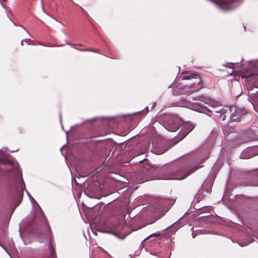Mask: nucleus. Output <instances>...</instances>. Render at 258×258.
I'll list each match as a JSON object with an SVG mask.
<instances>
[{
	"label": "nucleus",
	"instance_id": "obj_1",
	"mask_svg": "<svg viewBox=\"0 0 258 258\" xmlns=\"http://www.w3.org/2000/svg\"><path fill=\"white\" fill-rule=\"evenodd\" d=\"M209 150L198 154L188 155L182 159L180 163L164 166L161 167L154 168L153 166L145 158L139 160V163L144 162L145 168L149 173L152 172L160 173V179L165 180H182L185 178L190 174L203 165H199V162L208 158Z\"/></svg>",
	"mask_w": 258,
	"mask_h": 258
},
{
	"label": "nucleus",
	"instance_id": "obj_2",
	"mask_svg": "<svg viewBox=\"0 0 258 258\" xmlns=\"http://www.w3.org/2000/svg\"><path fill=\"white\" fill-rule=\"evenodd\" d=\"M198 98H192L197 101L191 103V109L210 117L214 115L222 120L229 118L231 121L238 122L242 116L246 113V110L244 108L223 106L218 101L213 99L203 97Z\"/></svg>",
	"mask_w": 258,
	"mask_h": 258
},
{
	"label": "nucleus",
	"instance_id": "obj_3",
	"mask_svg": "<svg viewBox=\"0 0 258 258\" xmlns=\"http://www.w3.org/2000/svg\"><path fill=\"white\" fill-rule=\"evenodd\" d=\"M7 148L0 150V170L16 178L10 192L16 198H22L25 185L15 160L7 153Z\"/></svg>",
	"mask_w": 258,
	"mask_h": 258
},
{
	"label": "nucleus",
	"instance_id": "obj_4",
	"mask_svg": "<svg viewBox=\"0 0 258 258\" xmlns=\"http://www.w3.org/2000/svg\"><path fill=\"white\" fill-rule=\"evenodd\" d=\"M256 127L252 126L240 132L237 135L236 134L234 139L232 141L233 144L234 145H239L256 139Z\"/></svg>",
	"mask_w": 258,
	"mask_h": 258
},
{
	"label": "nucleus",
	"instance_id": "obj_5",
	"mask_svg": "<svg viewBox=\"0 0 258 258\" xmlns=\"http://www.w3.org/2000/svg\"><path fill=\"white\" fill-rule=\"evenodd\" d=\"M182 80H190V83L186 85L189 90L186 93L187 95L199 91L203 88V82L197 74L187 73L182 77Z\"/></svg>",
	"mask_w": 258,
	"mask_h": 258
},
{
	"label": "nucleus",
	"instance_id": "obj_6",
	"mask_svg": "<svg viewBox=\"0 0 258 258\" xmlns=\"http://www.w3.org/2000/svg\"><path fill=\"white\" fill-rule=\"evenodd\" d=\"M181 123V120L175 116H169L165 123V128L169 132H175L178 130Z\"/></svg>",
	"mask_w": 258,
	"mask_h": 258
},
{
	"label": "nucleus",
	"instance_id": "obj_7",
	"mask_svg": "<svg viewBox=\"0 0 258 258\" xmlns=\"http://www.w3.org/2000/svg\"><path fill=\"white\" fill-rule=\"evenodd\" d=\"M181 129L178 133V139L182 140L189 133H190L195 127V125L189 122L182 123L181 122L180 126Z\"/></svg>",
	"mask_w": 258,
	"mask_h": 258
},
{
	"label": "nucleus",
	"instance_id": "obj_8",
	"mask_svg": "<svg viewBox=\"0 0 258 258\" xmlns=\"http://www.w3.org/2000/svg\"><path fill=\"white\" fill-rule=\"evenodd\" d=\"M175 200L161 199L158 202V207L159 209H162L164 211L167 212L169 207L174 203Z\"/></svg>",
	"mask_w": 258,
	"mask_h": 258
},
{
	"label": "nucleus",
	"instance_id": "obj_9",
	"mask_svg": "<svg viewBox=\"0 0 258 258\" xmlns=\"http://www.w3.org/2000/svg\"><path fill=\"white\" fill-rule=\"evenodd\" d=\"M255 148H247L241 153L240 158L241 159H249L258 154L255 151Z\"/></svg>",
	"mask_w": 258,
	"mask_h": 258
},
{
	"label": "nucleus",
	"instance_id": "obj_10",
	"mask_svg": "<svg viewBox=\"0 0 258 258\" xmlns=\"http://www.w3.org/2000/svg\"><path fill=\"white\" fill-rule=\"evenodd\" d=\"M222 128L223 131V134L225 135V136L228 137L230 136V138H234L236 134L234 132V128L231 126H229L228 125H223L222 126Z\"/></svg>",
	"mask_w": 258,
	"mask_h": 258
},
{
	"label": "nucleus",
	"instance_id": "obj_11",
	"mask_svg": "<svg viewBox=\"0 0 258 258\" xmlns=\"http://www.w3.org/2000/svg\"><path fill=\"white\" fill-rule=\"evenodd\" d=\"M251 99L253 101V103H252V106L256 111V108L258 107V92L252 95Z\"/></svg>",
	"mask_w": 258,
	"mask_h": 258
},
{
	"label": "nucleus",
	"instance_id": "obj_12",
	"mask_svg": "<svg viewBox=\"0 0 258 258\" xmlns=\"http://www.w3.org/2000/svg\"><path fill=\"white\" fill-rule=\"evenodd\" d=\"M153 153L157 155H161L164 153L166 150L164 148H160L159 146L154 145V148L153 149Z\"/></svg>",
	"mask_w": 258,
	"mask_h": 258
},
{
	"label": "nucleus",
	"instance_id": "obj_13",
	"mask_svg": "<svg viewBox=\"0 0 258 258\" xmlns=\"http://www.w3.org/2000/svg\"><path fill=\"white\" fill-rule=\"evenodd\" d=\"M26 191L27 194L30 200H31L32 203V204L35 203L38 206V208L39 209V210L40 211V212L43 214V212L42 211L41 208L40 207V206H39L38 203L36 202V201L34 199V198L31 196V195L29 194V192L27 190H26Z\"/></svg>",
	"mask_w": 258,
	"mask_h": 258
},
{
	"label": "nucleus",
	"instance_id": "obj_14",
	"mask_svg": "<svg viewBox=\"0 0 258 258\" xmlns=\"http://www.w3.org/2000/svg\"><path fill=\"white\" fill-rule=\"evenodd\" d=\"M149 111V109L148 106H146L143 110L139 111L137 112L134 113V114H143L144 116Z\"/></svg>",
	"mask_w": 258,
	"mask_h": 258
},
{
	"label": "nucleus",
	"instance_id": "obj_15",
	"mask_svg": "<svg viewBox=\"0 0 258 258\" xmlns=\"http://www.w3.org/2000/svg\"><path fill=\"white\" fill-rule=\"evenodd\" d=\"M48 246H49V250H50V252L51 255L52 257V258H53V256L54 255V251L53 248H52V244H51V242H49Z\"/></svg>",
	"mask_w": 258,
	"mask_h": 258
},
{
	"label": "nucleus",
	"instance_id": "obj_16",
	"mask_svg": "<svg viewBox=\"0 0 258 258\" xmlns=\"http://www.w3.org/2000/svg\"><path fill=\"white\" fill-rule=\"evenodd\" d=\"M160 235V233H152V234H150L149 236H148L147 237H146L145 238H144V239L143 240L142 242L148 240L150 237H151L154 236H159Z\"/></svg>",
	"mask_w": 258,
	"mask_h": 258
},
{
	"label": "nucleus",
	"instance_id": "obj_17",
	"mask_svg": "<svg viewBox=\"0 0 258 258\" xmlns=\"http://www.w3.org/2000/svg\"><path fill=\"white\" fill-rule=\"evenodd\" d=\"M82 51H92V52H97V53H100L98 50L97 49H92L91 48H87V49H82Z\"/></svg>",
	"mask_w": 258,
	"mask_h": 258
},
{
	"label": "nucleus",
	"instance_id": "obj_18",
	"mask_svg": "<svg viewBox=\"0 0 258 258\" xmlns=\"http://www.w3.org/2000/svg\"><path fill=\"white\" fill-rule=\"evenodd\" d=\"M0 246L3 247V248L5 250V251L9 255H10L9 252H8V251L7 250V249L6 248V247L5 246H3V245H2V244L0 243Z\"/></svg>",
	"mask_w": 258,
	"mask_h": 258
},
{
	"label": "nucleus",
	"instance_id": "obj_19",
	"mask_svg": "<svg viewBox=\"0 0 258 258\" xmlns=\"http://www.w3.org/2000/svg\"><path fill=\"white\" fill-rule=\"evenodd\" d=\"M59 119H60V123H61V128H62V129H63V125H62V117H61V113H59Z\"/></svg>",
	"mask_w": 258,
	"mask_h": 258
},
{
	"label": "nucleus",
	"instance_id": "obj_20",
	"mask_svg": "<svg viewBox=\"0 0 258 258\" xmlns=\"http://www.w3.org/2000/svg\"><path fill=\"white\" fill-rule=\"evenodd\" d=\"M42 11H43V12L45 14H46L47 15H48V16H50V17H51V18H52L53 19H54L55 21H57V20H56L54 18H53V17H51L50 15H49L48 14H47V13L45 12V11L44 10V9L43 8H42Z\"/></svg>",
	"mask_w": 258,
	"mask_h": 258
},
{
	"label": "nucleus",
	"instance_id": "obj_21",
	"mask_svg": "<svg viewBox=\"0 0 258 258\" xmlns=\"http://www.w3.org/2000/svg\"><path fill=\"white\" fill-rule=\"evenodd\" d=\"M19 26L21 27L27 33H28V31L27 30V29L23 26H21V25H19Z\"/></svg>",
	"mask_w": 258,
	"mask_h": 258
},
{
	"label": "nucleus",
	"instance_id": "obj_22",
	"mask_svg": "<svg viewBox=\"0 0 258 258\" xmlns=\"http://www.w3.org/2000/svg\"><path fill=\"white\" fill-rule=\"evenodd\" d=\"M191 235H192V238H195L197 235L196 234L194 233V232H192Z\"/></svg>",
	"mask_w": 258,
	"mask_h": 258
},
{
	"label": "nucleus",
	"instance_id": "obj_23",
	"mask_svg": "<svg viewBox=\"0 0 258 258\" xmlns=\"http://www.w3.org/2000/svg\"><path fill=\"white\" fill-rule=\"evenodd\" d=\"M96 205H93V206H91L89 207H88L89 209H92L93 208H94L95 207Z\"/></svg>",
	"mask_w": 258,
	"mask_h": 258
},
{
	"label": "nucleus",
	"instance_id": "obj_24",
	"mask_svg": "<svg viewBox=\"0 0 258 258\" xmlns=\"http://www.w3.org/2000/svg\"><path fill=\"white\" fill-rule=\"evenodd\" d=\"M23 40H24V41L27 42L28 41L30 40V39L26 38V39H23Z\"/></svg>",
	"mask_w": 258,
	"mask_h": 258
},
{
	"label": "nucleus",
	"instance_id": "obj_25",
	"mask_svg": "<svg viewBox=\"0 0 258 258\" xmlns=\"http://www.w3.org/2000/svg\"><path fill=\"white\" fill-rule=\"evenodd\" d=\"M9 19H10V21H11L13 22V24H14V25L17 26L16 23H15L14 22L12 21V20L11 19V18H9Z\"/></svg>",
	"mask_w": 258,
	"mask_h": 258
},
{
	"label": "nucleus",
	"instance_id": "obj_26",
	"mask_svg": "<svg viewBox=\"0 0 258 258\" xmlns=\"http://www.w3.org/2000/svg\"><path fill=\"white\" fill-rule=\"evenodd\" d=\"M104 252L108 254L110 258H111V255L106 251L104 250Z\"/></svg>",
	"mask_w": 258,
	"mask_h": 258
},
{
	"label": "nucleus",
	"instance_id": "obj_27",
	"mask_svg": "<svg viewBox=\"0 0 258 258\" xmlns=\"http://www.w3.org/2000/svg\"><path fill=\"white\" fill-rule=\"evenodd\" d=\"M156 103H154V104H153V106H152V108L155 107V106H156Z\"/></svg>",
	"mask_w": 258,
	"mask_h": 258
},
{
	"label": "nucleus",
	"instance_id": "obj_28",
	"mask_svg": "<svg viewBox=\"0 0 258 258\" xmlns=\"http://www.w3.org/2000/svg\"><path fill=\"white\" fill-rule=\"evenodd\" d=\"M23 42H24V40H22L21 41V45L22 46V45H23Z\"/></svg>",
	"mask_w": 258,
	"mask_h": 258
},
{
	"label": "nucleus",
	"instance_id": "obj_29",
	"mask_svg": "<svg viewBox=\"0 0 258 258\" xmlns=\"http://www.w3.org/2000/svg\"><path fill=\"white\" fill-rule=\"evenodd\" d=\"M63 45H52L53 46H62Z\"/></svg>",
	"mask_w": 258,
	"mask_h": 258
},
{
	"label": "nucleus",
	"instance_id": "obj_30",
	"mask_svg": "<svg viewBox=\"0 0 258 258\" xmlns=\"http://www.w3.org/2000/svg\"><path fill=\"white\" fill-rule=\"evenodd\" d=\"M75 49H76L77 50H82V49H79L78 48H77V47H76Z\"/></svg>",
	"mask_w": 258,
	"mask_h": 258
},
{
	"label": "nucleus",
	"instance_id": "obj_31",
	"mask_svg": "<svg viewBox=\"0 0 258 258\" xmlns=\"http://www.w3.org/2000/svg\"><path fill=\"white\" fill-rule=\"evenodd\" d=\"M69 132H70V131H67V132H66V134H67V135H68V133H69Z\"/></svg>",
	"mask_w": 258,
	"mask_h": 258
},
{
	"label": "nucleus",
	"instance_id": "obj_32",
	"mask_svg": "<svg viewBox=\"0 0 258 258\" xmlns=\"http://www.w3.org/2000/svg\"><path fill=\"white\" fill-rule=\"evenodd\" d=\"M2 6L4 8L5 7V6L3 4H2Z\"/></svg>",
	"mask_w": 258,
	"mask_h": 258
},
{
	"label": "nucleus",
	"instance_id": "obj_33",
	"mask_svg": "<svg viewBox=\"0 0 258 258\" xmlns=\"http://www.w3.org/2000/svg\"><path fill=\"white\" fill-rule=\"evenodd\" d=\"M233 64H238V62H236V63H233Z\"/></svg>",
	"mask_w": 258,
	"mask_h": 258
},
{
	"label": "nucleus",
	"instance_id": "obj_34",
	"mask_svg": "<svg viewBox=\"0 0 258 258\" xmlns=\"http://www.w3.org/2000/svg\"><path fill=\"white\" fill-rule=\"evenodd\" d=\"M62 149V147H61V148L60 149V150L61 151Z\"/></svg>",
	"mask_w": 258,
	"mask_h": 258
},
{
	"label": "nucleus",
	"instance_id": "obj_35",
	"mask_svg": "<svg viewBox=\"0 0 258 258\" xmlns=\"http://www.w3.org/2000/svg\"><path fill=\"white\" fill-rule=\"evenodd\" d=\"M20 236H21V237H22V235H21V233H20Z\"/></svg>",
	"mask_w": 258,
	"mask_h": 258
}]
</instances>
